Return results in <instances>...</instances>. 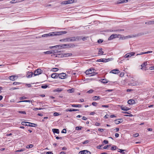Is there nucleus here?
Instances as JSON below:
<instances>
[{"mask_svg": "<svg viewBox=\"0 0 154 154\" xmlns=\"http://www.w3.org/2000/svg\"><path fill=\"white\" fill-rule=\"evenodd\" d=\"M67 32L66 31L62 32H54L47 34V37L52 36L56 35H59L62 34H66Z\"/></svg>", "mask_w": 154, "mask_h": 154, "instance_id": "1", "label": "nucleus"}, {"mask_svg": "<svg viewBox=\"0 0 154 154\" xmlns=\"http://www.w3.org/2000/svg\"><path fill=\"white\" fill-rule=\"evenodd\" d=\"M94 70L92 68H90L87 70L85 73L87 75H91L90 76H93L96 75L97 73L94 72Z\"/></svg>", "mask_w": 154, "mask_h": 154, "instance_id": "2", "label": "nucleus"}, {"mask_svg": "<svg viewBox=\"0 0 154 154\" xmlns=\"http://www.w3.org/2000/svg\"><path fill=\"white\" fill-rule=\"evenodd\" d=\"M75 46L76 45L70 43L61 45L60 47L63 48H72L75 47Z\"/></svg>", "mask_w": 154, "mask_h": 154, "instance_id": "3", "label": "nucleus"}, {"mask_svg": "<svg viewBox=\"0 0 154 154\" xmlns=\"http://www.w3.org/2000/svg\"><path fill=\"white\" fill-rule=\"evenodd\" d=\"M21 124L23 125H26L31 127H36L37 126V124H36L30 123L28 122H21Z\"/></svg>", "mask_w": 154, "mask_h": 154, "instance_id": "4", "label": "nucleus"}, {"mask_svg": "<svg viewBox=\"0 0 154 154\" xmlns=\"http://www.w3.org/2000/svg\"><path fill=\"white\" fill-rule=\"evenodd\" d=\"M66 75L64 73H61L58 74L57 75V77L59 78L63 79L66 78Z\"/></svg>", "mask_w": 154, "mask_h": 154, "instance_id": "5", "label": "nucleus"}, {"mask_svg": "<svg viewBox=\"0 0 154 154\" xmlns=\"http://www.w3.org/2000/svg\"><path fill=\"white\" fill-rule=\"evenodd\" d=\"M42 72V71L41 69H38L35 71L34 75V76H36L41 74Z\"/></svg>", "mask_w": 154, "mask_h": 154, "instance_id": "6", "label": "nucleus"}, {"mask_svg": "<svg viewBox=\"0 0 154 154\" xmlns=\"http://www.w3.org/2000/svg\"><path fill=\"white\" fill-rule=\"evenodd\" d=\"M71 42H74L76 40H81L80 37L79 36H74L71 37Z\"/></svg>", "mask_w": 154, "mask_h": 154, "instance_id": "7", "label": "nucleus"}, {"mask_svg": "<svg viewBox=\"0 0 154 154\" xmlns=\"http://www.w3.org/2000/svg\"><path fill=\"white\" fill-rule=\"evenodd\" d=\"M135 53L134 52H132L126 54L124 56V57L125 58H128L129 57H131L132 56H134L135 54Z\"/></svg>", "mask_w": 154, "mask_h": 154, "instance_id": "8", "label": "nucleus"}, {"mask_svg": "<svg viewBox=\"0 0 154 154\" xmlns=\"http://www.w3.org/2000/svg\"><path fill=\"white\" fill-rule=\"evenodd\" d=\"M91 152L87 150H85L79 152V154H91Z\"/></svg>", "mask_w": 154, "mask_h": 154, "instance_id": "9", "label": "nucleus"}, {"mask_svg": "<svg viewBox=\"0 0 154 154\" xmlns=\"http://www.w3.org/2000/svg\"><path fill=\"white\" fill-rule=\"evenodd\" d=\"M58 55H59L60 56H61V57H69V56H71L72 55V54H69V53H66L65 54H58Z\"/></svg>", "mask_w": 154, "mask_h": 154, "instance_id": "10", "label": "nucleus"}, {"mask_svg": "<svg viewBox=\"0 0 154 154\" xmlns=\"http://www.w3.org/2000/svg\"><path fill=\"white\" fill-rule=\"evenodd\" d=\"M120 71L119 70L117 69H116L113 70H112L110 72V73H112L113 74H118L120 72Z\"/></svg>", "mask_w": 154, "mask_h": 154, "instance_id": "11", "label": "nucleus"}, {"mask_svg": "<svg viewBox=\"0 0 154 154\" xmlns=\"http://www.w3.org/2000/svg\"><path fill=\"white\" fill-rule=\"evenodd\" d=\"M33 75L34 74L32 72H28L27 73L26 77L27 78H31Z\"/></svg>", "mask_w": 154, "mask_h": 154, "instance_id": "12", "label": "nucleus"}, {"mask_svg": "<svg viewBox=\"0 0 154 154\" xmlns=\"http://www.w3.org/2000/svg\"><path fill=\"white\" fill-rule=\"evenodd\" d=\"M128 103L129 104H133L135 103V102L134 100L130 99L128 101Z\"/></svg>", "mask_w": 154, "mask_h": 154, "instance_id": "13", "label": "nucleus"}, {"mask_svg": "<svg viewBox=\"0 0 154 154\" xmlns=\"http://www.w3.org/2000/svg\"><path fill=\"white\" fill-rule=\"evenodd\" d=\"M58 73H54L52 74L51 75V77L54 79H56L58 77H57Z\"/></svg>", "mask_w": 154, "mask_h": 154, "instance_id": "14", "label": "nucleus"}, {"mask_svg": "<svg viewBox=\"0 0 154 154\" xmlns=\"http://www.w3.org/2000/svg\"><path fill=\"white\" fill-rule=\"evenodd\" d=\"M100 81L103 83L105 84L108 83L109 81L106 79H101Z\"/></svg>", "mask_w": 154, "mask_h": 154, "instance_id": "15", "label": "nucleus"}, {"mask_svg": "<svg viewBox=\"0 0 154 154\" xmlns=\"http://www.w3.org/2000/svg\"><path fill=\"white\" fill-rule=\"evenodd\" d=\"M128 0H120L118 2V4L123 3H127L128 2Z\"/></svg>", "mask_w": 154, "mask_h": 154, "instance_id": "16", "label": "nucleus"}, {"mask_svg": "<svg viewBox=\"0 0 154 154\" xmlns=\"http://www.w3.org/2000/svg\"><path fill=\"white\" fill-rule=\"evenodd\" d=\"M106 59L101 58V59L97 60V62H105H105H106Z\"/></svg>", "mask_w": 154, "mask_h": 154, "instance_id": "17", "label": "nucleus"}, {"mask_svg": "<svg viewBox=\"0 0 154 154\" xmlns=\"http://www.w3.org/2000/svg\"><path fill=\"white\" fill-rule=\"evenodd\" d=\"M121 108L122 110L125 111L128 110L130 109L129 108L126 106L123 107L122 106Z\"/></svg>", "mask_w": 154, "mask_h": 154, "instance_id": "18", "label": "nucleus"}, {"mask_svg": "<svg viewBox=\"0 0 154 154\" xmlns=\"http://www.w3.org/2000/svg\"><path fill=\"white\" fill-rule=\"evenodd\" d=\"M55 52H54L53 51H49L46 52H44V53L45 54H52L55 53Z\"/></svg>", "mask_w": 154, "mask_h": 154, "instance_id": "19", "label": "nucleus"}, {"mask_svg": "<svg viewBox=\"0 0 154 154\" xmlns=\"http://www.w3.org/2000/svg\"><path fill=\"white\" fill-rule=\"evenodd\" d=\"M52 131L54 133L59 134V130L58 129H52Z\"/></svg>", "mask_w": 154, "mask_h": 154, "instance_id": "20", "label": "nucleus"}, {"mask_svg": "<svg viewBox=\"0 0 154 154\" xmlns=\"http://www.w3.org/2000/svg\"><path fill=\"white\" fill-rule=\"evenodd\" d=\"M102 50H103L102 48H100L99 50L98 53V54L102 55L103 54L104 52H103V51Z\"/></svg>", "mask_w": 154, "mask_h": 154, "instance_id": "21", "label": "nucleus"}, {"mask_svg": "<svg viewBox=\"0 0 154 154\" xmlns=\"http://www.w3.org/2000/svg\"><path fill=\"white\" fill-rule=\"evenodd\" d=\"M93 99L94 100H99L100 99V97L99 96H95L93 97Z\"/></svg>", "mask_w": 154, "mask_h": 154, "instance_id": "22", "label": "nucleus"}, {"mask_svg": "<svg viewBox=\"0 0 154 154\" xmlns=\"http://www.w3.org/2000/svg\"><path fill=\"white\" fill-rule=\"evenodd\" d=\"M15 77H16V76L11 75L9 77V79L11 80L14 81L15 80L14 78Z\"/></svg>", "mask_w": 154, "mask_h": 154, "instance_id": "23", "label": "nucleus"}, {"mask_svg": "<svg viewBox=\"0 0 154 154\" xmlns=\"http://www.w3.org/2000/svg\"><path fill=\"white\" fill-rule=\"evenodd\" d=\"M125 151V150H123V149H118V152H119L120 153H122V154H125V153L124 152V151Z\"/></svg>", "mask_w": 154, "mask_h": 154, "instance_id": "24", "label": "nucleus"}, {"mask_svg": "<svg viewBox=\"0 0 154 154\" xmlns=\"http://www.w3.org/2000/svg\"><path fill=\"white\" fill-rule=\"evenodd\" d=\"M79 37H80V38H81V40L82 39V40L83 41L86 40L87 38H88V37H83L82 36H79Z\"/></svg>", "mask_w": 154, "mask_h": 154, "instance_id": "25", "label": "nucleus"}, {"mask_svg": "<svg viewBox=\"0 0 154 154\" xmlns=\"http://www.w3.org/2000/svg\"><path fill=\"white\" fill-rule=\"evenodd\" d=\"M71 105L73 107H81L82 106L81 105V104H71Z\"/></svg>", "mask_w": 154, "mask_h": 154, "instance_id": "26", "label": "nucleus"}, {"mask_svg": "<svg viewBox=\"0 0 154 154\" xmlns=\"http://www.w3.org/2000/svg\"><path fill=\"white\" fill-rule=\"evenodd\" d=\"M114 38V34H113L110 35V36L109 38L108 39L109 40H111Z\"/></svg>", "mask_w": 154, "mask_h": 154, "instance_id": "27", "label": "nucleus"}, {"mask_svg": "<svg viewBox=\"0 0 154 154\" xmlns=\"http://www.w3.org/2000/svg\"><path fill=\"white\" fill-rule=\"evenodd\" d=\"M116 82H113L112 81H109L108 85H113Z\"/></svg>", "mask_w": 154, "mask_h": 154, "instance_id": "28", "label": "nucleus"}, {"mask_svg": "<svg viewBox=\"0 0 154 154\" xmlns=\"http://www.w3.org/2000/svg\"><path fill=\"white\" fill-rule=\"evenodd\" d=\"M119 120H122V119H116L114 120V122L116 124H118L120 123V122H118Z\"/></svg>", "mask_w": 154, "mask_h": 154, "instance_id": "29", "label": "nucleus"}, {"mask_svg": "<svg viewBox=\"0 0 154 154\" xmlns=\"http://www.w3.org/2000/svg\"><path fill=\"white\" fill-rule=\"evenodd\" d=\"M117 149V147L116 146H113L111 147L110 149L111 150H116Z\"/></svg>", "mask_w": 154, "mask_h": 154, "instance_id": "30", "label": "nucleus"}, {"mask_svg": "<svg viewBox=\"0 0 154 154\" xmlns=\"http://www.w3.org/2000/svg\"><path fill=\"white\" fill-rule=\"evenodd\" d=\"M120 35V38H121L122 39H126V38H128V37H131L130 36H123V37H121L122 36V35Z\"/></svg>", "mask_w": 154, "mask_h": 154, "instance_id": "31", "label": "nucleus"}, {"mask_svg": "<svg viewBox=\"0 0 154 154\" xmlns=\"http://www.w3.org/2000/svg\"><path fill=\"white\" fill-rule=\"evenodd\" d=\"M82 128V126H77L75 127V129L77 130H81Z\"/></svg>", "mask_w": 154, "mask_h": 154, "instance_id": "32", "label": "nucleus"}, {"mask_svg": "<svg viewBox=\"0 0 154 154\" xmlns=\"http://www.w3.org/2000/svg\"><path fill=\"white\" fill-rule=\"evenodd\" d=\"M147 65V62H144L141 65V67H144V66H146Z\"/></svg>", "mask_w": 154, "mask_h": 154, "instance_id": "33", "label": "nucleus"}, {"mask_svg": "<svg viewBox=\"0 0 154 154\" xmlns=\"http://www.w3.org/2000/svg\"><path fill=\"white\" fill-rule=\"evenodd\" d=\"M62 91V90L61 89H60L59 88H57L56 89H55L54 90V91H56L58 92H60L61 91Z\"/></svg>", "mask_w": 154, "mask_h": 154, "instance_id": "34", "label": "nucleus"}, {"mask_svg": "<svg viewBox=\"0 0 154 154\" xmlns=\"http://www.w3.org/2000/svg\"><path fill=\"white\" fill-rule=\"evenodd\" d=\"M33 147V145L32 144H29L27 145L26 147L27 148H31Z\"/></svg>", "mask_w": 154, "mask_h": 154, "instance_id": "35", "label": "nucleus"}, {"mask_svg": "<svg viewBox=\"0 0 154 154\" xmlns=\"http://www.w3.org/2000/svg\"><path fill=\"white\" fill-rule=\"evenodd\" d=\"M18 112L19 113L23 114H26V112L24 111H18Z\"/></svg>", "mask_w": 154, "mask_h": 154, "instance_id": "36", "label": "nucleus"}, {"mask_svg": "<svg viewBox=\"0 0 154 154\" xmlns=\"http://www.w3.org/2000/svg\"><path fill=\"white\" fill-rule=\"evenodd\" d=\"M124 29H116V30H112V32H116L117 31H124Z\"/></svg>", "mask_w": 154, "mask_h": 154, "instance_id": "37", "label": "nucleus"}, {"mask_svg": "<svg viewBox=\"0 0 154 154\" xmlns=\"http://www.w3.org/2000/svg\"><path fill=\"white\" fill-rule=\"evenodd\" d=\"M111 146V145H108L106 146H104L103 148L104 149H106L109 148Z\"/></svg>", "mask_w": 154, "mask_h": 154, "instance_id": "38", "label": "nucleus"}, {"mask_svg": "<svg viewBox=\"0 0 154 154\" xmlns=\"http://www.w3.org/2000/svg\"><path fill=\"white\" fill-rule=\"evenodd\" d=\"M146 23H147L149 24H151L154 23V21H149L147 22Z\"/></svg>", "mask_w": 154, "mask_h": 154, "instance_id": "39", "label": "nucleus"}, {"mask_svg": "<svg viewBox=\"0 0 154 154\" xmlns=\"http://www.w3.org/2000/svg\"><path fill=\"white\" fill-rule=\"evenodd\" d=\"M68 1L67 3H68V4L72 3H73L74 2V0H69L67 1Z\"/></svg>", "mask_w": 154, "mask_h": 154, "instance_id": "40", "label": "nucleus"}, {"mask_svg": "<svg viewBox=\"0 0 154 154\" xmlns=\"http://www.w3.org/2000/svg\"><path fill=\"white\" fill-rule=\"evenodd\" d=\"M48 87V86L47 85H42L41 86V88H46Z\"/></svg>", "mask_w": 154, "mask_h": 154, "instance_id": "41", "label": "nucleus"}, {"mask_svg": "<svg viewBox=\"0 0 154 154\" xmlns=\"http://www.w3.org/2000/svg\"><path fill=\"white\" fill-rule=\"evenodd\" d=\"M94 91V90L92 89H90V90L87 91V93L89 94L92 93Z\"/></svg>", "mask_w": 154, "mask_h": 154, "instance_id": "42", "label": "nucleus"}, {"mask_svg": "<svg viewBox=\"0 0 154 154\" xmlns=\"http://www.w3.org/2000/svg\"><path fill=\"white\" fill-rule=\"evenodd\" d=\"M43 109L42 108H34V109H33L34 110V111H37L38 110H41L42 109Z\"/></svg>", "mask_w": 154, "mask_h": 154, "instance_id": "43", "label": "nucleus"}, {"mask_svg": "<svg viewBox=\"0 0 154 154\" xmlns=\"http://www.w3.org/2000/svg\"><path fill=\"white\" fill-rule=\"evenodd\" d=\"M52 71L54 72H56L58 70V68H54L53 69Z\"/></svg>", "mask_w": 154, "mask_h": 154, "instance_id": "44", "label": "nucleus"}, {"mask_svg": "<svg viewBox=\"0 0 154 154\" xmlns=\"http://www.w3.org/2000/svg\"><path fill=\"white\" fill-rule=\"evenodd\" d=\"M68 2V1H64L62 2V4H63L65 5L68 4V3H67Z\"/></svg>", "mask_w": 154, "mask_h": 154, "instance_id": "45", "label": "nucleus"}, {"mask_svg": "<svg viewBox=\"0 0 154 154\" xmlns=\"http://www.w3.org/2000/svg\"><path fill=\"white\" fill-rule=\"evenodd\" d=\"M62 133H66V130L65 129H63V130L61 131Z\"/></svg>", "mask_w": 154, "mask_h": 154, "instance_id": "46", "label": "nucleus"}, {"mask_svg": "<svg viewBox=\"0 0 154 154\" xmlns=\"http://www.w3.org/2000/svg\"><path fill=\"white\" fill-rule=\"evenodd\" d=\"M92 104L94 106H96L97 105V103L96 102H94L92 103Z\"/></svg>", "mask_w": 154, "mask_h": 154, "instance_id": "47", "label": "nucleus"}, {"mask_svg": "<svg viewBox=\"0 0 154 154\" xmlns=\"http://www.w3.org/2000/svg\"><path fill=\"white\" fill-rule=\"evenodd\" d=\"M66 42H71V37L66 38Z\"/></svg>", "mask_w": 154, "mask_h": 154, "instance_id": "48", "label": "nucleus"}, {"mask_svg": "<svg viewBox=\"0 0 154 154\" xmlns=\"http://www.w3.org/2000/svg\"><path fill=\"white\" fill-rule=\"evenodd\" d=\"M17 0H13L10 1V3H17Z\"/></svg>", "mask_w": 154, "mask_h": 154, "instance_id": "49", "label": "nucleus"}, {"mask_svg": "<svg viewBox=\"0 0 154 154\" xmlns=\"http://www.w3.org/2000/svg\"><path fill=\"white\" fill-rule=\"evenodd\" d=\"M113 60V58H108V59H106V62L108 61H109L110 60Z\"/></svg>", "mask_w": 154, "mask_h": 154, "instance_id": "50", "label": "nucleus"}, {"mask_svg": "<svg viewBox=\"0 0 154 154\" xmlns=\"http://www.w3.org/2000/svg\"><path fill=\"white\" fill-rule=\"evenodd\" d=\"M89 142V141L88 140H85V141H84L82 143L83 144H87Z\"/></svg>", "mask_w": 154, "mask_h": 154, "instance_id": "51", "label": "nucleus"}, {"mask_svg": "<svg viewBox=\"0 0 154 154\" xmlns=\"http://www.w3.org/2000/svg\"><path fill=\"white\" fill-rule=\"evenodd\" d=\"M139 136V134L138 133H136L134 134L133 136L134 137H137Z\"/></svg>", "mask_w": 154, "mask_h": 154, "instance_id": "52", "label": "nucleus"}, {"mask_svg": "<svg viewBox=\"0 0 154 154\" xmlns=\"http://www.w3.org/2000/svg\"><path fill=\"white\" fill-rule=\"evenodd\" d=\"M26 97H25L23 96V97H20V100H22L26 99Z\"/></svg>", "mask_w": 154, "mask_h": 154, "instance_id": "53", "label": "nucleus"}, {"mask_svg": "<svg viewBox=\"0 0 154 154\" xmlns=\"http://www.w3.org/2000/svg\"><path fill=\"white\" fill-rule=\"evenodd\" d=\"M59 115V114L57 112H55L54 113V116H57Z\"/></svg>", "mask_w": 154, "mask_h": 154, "instance_id": "54", "label": "nucleus"}, {"mask_svg": "<svg viewBox=\"0 0 154 154\" xmlns=\"http://www.w3.org/2000/svg\"><path fill=\"white\" fill-rule=\"evenodd\" d=\"M103 42V40L101 39H99L98 40L97 42L98 43H101Z\"/></svg>", "mask_w": 154, "mask_h": 154, "instance_id": "55", "label": "nucleus"}, {"mask_svg": "<svg viewBox=\"0 0 154 154\" xmlns=\"http://www.w3.org/2000/svg\"><path fill=\"white\" fill-rule=\"evenodd\" d=\"M19 84H20V83L19 82H14L13 84L14 85H19Z\"/></svg>", "mask_w": 154, "mask_h": 154, "instance_id": "56", "label": "nucleus"}, {"mask_svg": "<svg viewBox=\"0 0 154 154\" xmlns=\"http://www.w3.org/2000/svg\"><path fill=\"white\" fill-rule=\"evenodd\" d=\"M124 73L123 72H121V73H120V74L119 75L121 77H122L124 76Z\"/></svg>", "mask_w": 154, "mask_h": 154, "instance_id": "57", "label": "nucleus"}, {"mask_svg": "<svg viewBox=\"0 0 154 154\" xmlns=\"http://www.w3.org/2000/svg\"><path fill=\"white\" fill-rule=\"evenodd\" d=\"M114 38H115L117 37H118V36H119L120 35L117 34H114Z\"/></svg>", "mask_w": 154, "mask_h": 154, "instance_id": "58", "label": "nucleus"}, {"mask_svg": "<svg viewBox=\"0 0 154 154\" xmlns=\"http://www.w3.org/2000/svg\"><path fill=\"white\" fill-rule=\"evenodd\" d=\"M114 38H115L117 37H118V36H119L120 35L117 34H114Z\"/></svg>", "mask_w": 154, "mask_h": 154, "instance_id": "59", "label": "nucleus"}, {"mask_svg": "<svg viewBox=\"0 0 154 154\" xmlns=\"http://www.w3.org/2000/svg\"><path fill=\"white\" fill-rule=\"evenodd\" d=\"M103 143H104L105 144H107L108 143V141L107 140H105L103 141Z\"/></svg>", "mask_w": 154, "mask_h": 154, "instance_id": "60", "label": "nucleus"}, {"mask_svg": "<svg viewBox=\"0 0 154 154\" xmlns=\"http://www.w3.org/2000/svg\"><path fill=\"white\" fill-rule=\"evenodd\" d=\"M103 146V145H99L97 146V148L99 149H100L101 147Z\"/></svg>", "mask_w": 154, "mask_h": 154, "instance_id": "61", "label": "nucleus"}, {"mask_svg": "<svg viewBox=\"0 0 154 154\" xmlns=\"http://www.w3.org/2000/svg\"><path fill=\"white\" fill-rule=\"evenodd\" d=\"M102 107H103L108 108L109 106L107 105H102Z\"/></svg>", "mask_w": 154, "mask_h": 154, "instance_id": "62", "label": "nucleus"}, {"mask_svg": "<svg viewBox=\"0 0 154 154\" xmlns=\"http://www.w3.org/2000/svg\"><path fill=\"white\" fill-rule=\"evenodd\" d=\"M60 42H66V38H64L62 39H60Z\"/></svg>", "mask_w": 154, "mask_h": 154, "instance_id": "63", "label": "nucleus"}, {"mask_svg": "<svg viewBox=\"0 0 154 154\" xmlns=\"http://www.w3.org/2000/svg\"><path fill=\"white\" fill-rule=\"evenodd\" d=\"M149 69L151 70H154V66L150 67Z\"/></svg>", "mask_w": 154, "mask_h": 154, "instance_id": "64", "label": "nucleus"}]
</instances>
